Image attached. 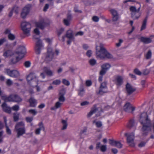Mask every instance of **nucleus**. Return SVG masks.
I'll return each instance as SVG.
<instances>
[{
  "instance_id": "nucleus-45",
  "label": "nucleus",
  "mask_w": 154,
  "mask_h": 154,
  "mask_svg": "<svg viewBox=\"0 0 154 154\" xmlns=\"http://www.w3.org/2000/svg\"><path fill=\"white\" fill-rule=\"evenodd\" d=\"M33 118L31 117H27L26 118V120L27 122H30L33 120Z\"/></svg>"
},
{
  "instance_id": "nucleus-31",
  "label": "nucleus",
  "mask_w": 154,
  "mask_h": 154,
  "mask_svg": "<svg viewBox=\"0 0 154 154\" xmlns=\"http://www.w3.org/2000/svg\"><path fill=\"white\" fill-rule=\"evenodd\" d=\"M97 111V109L95 108L92 109L90 112L88 114V117H91L94 113L96 112Z\"/></svg>"
},
{
  "instance_id": "nucleus-51",
  "label": "nucleus",
  "mask_w": 154,
  "mask_h": 154,
  "mask_svg": "<svg viewBox=\"0 0 154 154\" xmlns=\"http://www.w3.org/2000/svg\"><path fill=\"white\" fill-rule=\"evenodd\" d=\"M89 104V102L87 101H85L81 103V105L82 106H86Z\"/></svg>"
},
{
  "instance_id": "nucleus-33",
  "label": "nucleus",
  "mask_w": 154,
  "mask_h": 154,
  "mask_svg": "<svg viewBox=\"0 0 154 154\" xmlns=\"http://www.w3.org/2000/svg\"><path fill=\"white\" fill-rule=\"evenodd\" d=\"M147 21V18H146L143 23L142 26L141 28V30H142L145 29L146 27V25Z\"/></svg>"
},
{
  "instance_id": "nucleus-23",
  "label": "nucleus",
  "mask_w": 154,
  "mask_h": 154,
  "mask_svg": "<svg viewBox=\"0 0 154 154\" xmlns=\"http://www.w3.org/2000/svg\"><path fill=\"white\" fill-rule=\"evenodd\" d=\"M116 83L118 86L122 85L123 83V78L120 76H117L115 79Z\"/></svg>"
},
{
  "instance_id": "nucleus-60",
  "label": "nucleus",
  "mask_w": 154,
  "mask_h": 154,
  "mask_svg": "<svg viewBox=\"0 0 154 154\" xmlns=\"http://www.w3.org/2000/svg\"><path fill=\"white\" fill-rule=\"evenodd\" d=\"M92 20L93 21L97 22L99 21V18L97 16H94L92 18Z\"/></svg>"
},
{
  "instance_id": "nucleus-59",
  "label": "nucleus",
  "mask_w": 154,
  "mask_h": 154,
  "mask_svg": "<svg viewBox=\"0 0 154 154\" xmlns=\"http://www.w3.org/2000/svg\"><path fill=\"white\" fill-rule=\"evenodd\" d=\"M6 41L5 38H3L0 39V46L3 44V43Z\"/></svg>"
},
{
  "instance_id": "nucleus-19",
  "label": "nucleus",
  "mask_w": 154,
  "mask_h": 154,
  "mask_svg": "<svg viewBox=\"0 0 154 154\" xmlns=\"http://www.w3.org/2000/svg\"><path fill=\"white\" fill-rule=\"evenodd\" d=\"M42 70L44 72L49 76H51L53 75V72L50 69L49 67L45 66L43 68Z\"/></svg>"
},
{
  "instance_id": "nucleus-18",
  "label": "nucleus",
  "mask_w": 154,
  "mask_h": 154,
  "mask_svg": "<svg viewBox=\"0 0 154 154\" xmlns=\"http://www.w3.org/2000/svg\"><path fill=\"white\" fill-rule=\"evenodd\" d=\"M126 89L127 93L130 94L134 91L136 89L133 87L130 84L127 83L126 86Z\"/></svg>"
},
{
  "instance_id": "nucleus-47",
  "label": "nucleus",
  "mask_w": 154,
  "mask_h": 154,
  "mask_svg": "<svg viewBox=\"0 0 154 154\" xmlns=\"http://www.w3.org/2000/svg\"><path fill=\"white\" fill-rule=\"evenodd\" d=\"M30 65L31 63L29 61H26L24 63L25 66L26 68H28L30 67Z\"/></svg>"
},
{
  "instance_id": "nucleus-49",
  "label": "nucleus",
  "mask_w": 154,
  "mask_h": 154,
  "mask_svg": "<svg viewBox=\"0 0 154 154\" xmlns=\"http://www.w3.org/2000/svg\"><path fill=\"white\" fill-rule=\"evenodd\" d=\"M119 18V16L118 15L112 16V20L114 21H117Z\"/></svg>"
},
{
  "instance_id": "nucleus-27",
  "label": "nucleus",
  "mask_w": 154,
  "mask_h": 154,
  "mask_svg": "<svg viewBox=\"0 0 154 154\" xmlns=\"http://www.w3.org/2000/svg\"><path fill=\"white\" fill-rule=\"evenodd\" d=\"M93 124L95 125L98 128H100L102 126V124L100 121L94 120L93 122Z\"/></svg>"
},
{
  "instance_id": "nucleus-3",
  "label": "nucleus",
  "mask_w": 154,
  "mask_h": 154,
  "mask_svg": "<svg viewBox=\"0 0 154 154\" xmlns=\"http://www.w3.org/2000/svg\"><path fill=\"white\" fill-rule=\"evenodd\" d=\"M26 52V49L23 46H19L13 54L14 58L11 59L10 63L11 64H14L18 62L24 56V54Z\"/></svg>"
},
{
  "instance_id": "nucleus-2",
  "label": "nucleus",
  "mask_w": 154,
  "mask_h": 154,
  "mask_svg": "<svg viewBox=\"0 0 154 154\" xmlns=\"http://www.w3.org/2000/svg\"><path fill=\"white\" fill-rule=\"evenodd\" d=\"M96 49V56L97 59L103 60L113 58V56L105 49L102 44L100 43L98 45H97Z\"/></svg>"
},
{
  "instance_id": "nucleus-64",
  "label": "nucleus",
  "mask_w": 154,
  "mask_h": 154,
  "mask_svg": "<svg viewBox=\"0 0 154 154\" xmlns=\"http://www.w3.org/2000/svg\"><path fill=\"white\" fill-rule=\"evenodd\" d=\"M49 7V5L48 4H46L44 8V11H47V9Z\"/></svg>"
},
{
  "instance_id": "nucleus-1",
  "label": "nucleus",
  "mask_w": 154,
  "mask_h": 154,
  "mask_svg": "<svg viewBox=\"0 0 154 154\" xmlns=\"http://www.w3.org/2000/svg\"><path fill=\"white\" fill-rule=\"evenodd\" d=\"M139 121L143 127L142 129L143 136L146 135L151 129L154 133V119L150 124V121L146 112L142 113L140 116Z\"/></svg>"
},
{
  "instance_id": "nucleus-28",
  "label": "nucleus",
  "mask_w": 154,
  "mask_h": 154,
  "mask_svg": "<svg viewBox=\"0 0 154 154\" xmlns=\"http://www.w3.org/2000/svg\"><path fill=\"white\" fill-rule=\"evenodd\" d=\"M71 20V18L70 16H69L68 17L63 20V22L66 26H69L70 24V22Z\"/></svg>"
},
{
  "instance_id": "nucleus-16",
  "label": "nucleus",
  "mask_w": 154,
  "mask_h": 154,
  "mask_svg": "<svg viewBox=\"0 0 154 154\" xmlns=\"http://www.w3.org/2000/svg\"><path fill=\"white\" fill-rule=\"evenodd\" d=\"M54 57V53L52 51V49L51 47H48V49L47 55L46 58L45 60L49 61L52 60Z\"/></svg>"
},
{
  "instance_id": "nucleus-37",
  "label": "nucleus",
  "mask_w": 154,
  "mask_h": 154,
  "mask_svg": "<svg viewBox=\"0 0 154 154\" xmlns=\"http://www.w3.org/2000/svg\"><path fill=\"white\" fill-rule=\"evenodd\" d=\"M28 112L33 116L36 115L37 113V111L35 109H30L28 111Z\"/></svg>"
},
{
  "instance_id": "nucleus-34",
  "label": "nucleus",
  "mask_w": 154,
  "mask_h": 154,
  "mask_svg": "<svg viewBox=\"0 0 154 154\" xmlns=\"http://www.w3.org/2000/svg\"><path fill=\"white\" fill-rule=\"evenodd\" d=\"M19 115V113H15L14 114L13 118L14 121H17L18 120Z\"/></svg>"
},
{
  "instance_id": "nucleus-6",
  "label": "nucleus",
  "mask_w": 154,
  "mask_h": 154,
  "mask_svg": "<svg viewBox=\"0 0 154 154\" xmlns=\"http://www.w3.org/2000/svg\"><path fill=\"white\" fill-rule=\"evenodd\" d=\"M21 28L23 33L27 36L30 35L31 25L26 21H23L21 24Z\"/></svg>"
},
{
  "instance_id": "nucleus-4",
  "label": "nucleus",
  "mask_w": 154,
  "mask_h": 154,
  "mask_svg": "<svg viewBox=\"0 0 154 154\" xmlns=\"http://www.w3.org/2000/svg\"><path fill=\"white\" fill-rule=\"evenodd\" d=\"M48 24L44 20L39 22H37L35 23L36 28L34 29L33 33L34 35L33 38L35 39H38L40 37V32L38 28L43 29L45 26H47Z\"/></svg>"
},
{
  "instance_id": "nucleus-58",
  "label": "nucleus",
  "mask_w": 154,
  "mask_h": 154,
  "mask_svg": "<svg viewBox=\"0 0 154 154\" xmlns=\"http://www.w3.org/2000/svg\"><path fill=\"white\" fill-rule=\"evenodd\" d=\"M84 93V90L83 89L80 90L79 91V94L80 96H82Z\"/></svg>"
},
{
  "instance_id": "nucleus-26",
  "label": "nucleus",
  "mask_w": 154,
  "mask_h": 154,
  "mask_svg": "<svg viewBox=\"0 0 154 154\" xmlns=\"http://www.w3.org/2000/svg\"><path fill=\"white\" fill-rule=\"evenodd\" d=\"M62 104V103H60L59 101L55 103V106L51 107V110H56L60 107Z\"/></svg>"
},
{
  "instance_id": "nucleus-15",
  "label": "nucleus",
  "mask_w": 154,
  "mask_h": 154,
  "mask_svg": "<svg viewBox=\"0 0 154 154\" xmlns=\"http://www.w3.org/2000/svg\"><path fill=\"white\" fill-rule=\"evenodd\" d=\"M43 45L40 40H38L36 43L35 50L36 54H39L43 48Z\"/></svg>"
},
{
  "instance_id": "nucleus-46",
  "label": "nucleus",
  "mask_w": 154,
  "mask_h": 154,
  "mask_svg": "<svg viewBox=\"0 0 154 154\" xmlns=\"http://www.w3.org/2000/svg\"><path fill=\"white\" fill-rule=\"evenodd\" d=\"M62 82L63 84L66 85H70L69 82L66 79H63L62 80Z\"/></svg>"
},
{
  "instance_id": "nucleus-8",
  "label": "nucleus",
  "mask_w": 154,
  "mask_h": 154,
  "mask_svg": "<svg viewBox=\"0 0 154 154\" xmlns=\"http://www.w3.org/2000/svg\"><path fill=\"white\" fill-rule=\"evenodd\" d=\"M140 9V7L137 9L134 6H131L130 8V10L131 12L132 17L134 19H137L140 16L141 13L139 12Z\"/></svg>"
},
{
  "instance_id": "nucleus-42",
  "label": "nucleus",
  "mask_w": 154,
  "mask_h": 154,
  "mask_svg": "<svg viewBox=\"0 0 154 154\" xmlns=\"http://www.w3.org/2000/svg\"><path fill=\"white\" fill-rule=\"evenodd\" d=\"M152 55V53L150 51H149L146 54V58L147 59H149L151 58Z\"/></svg>"
},
{
  "instance_id": "nucleus-7",
  "label": "nucleus",
  "mask_w": 154,
  "mask_h": 154,
  "mask_svg": "<svg viewBox=\"0 0 154 154\" xmlns=\"http://www.w3.org/2000/svg\"><path fill=\"white\" fill-rule=\"evenodd\" d=\"M2 99L5 102L12 101L17 102H21L22 100L18 96L16 95H11L8 97L5 95L2 96Z\"/></svg>"
},
{
  "instance_id": "nucleus-53",
  "label": "nucleus",
  "mask_w": 154,
  "mask_h": 154,
  "mask_svg": "<svg viewBox=\"0 0 154 154\" xmlns=\"http://www.w3.org/2000/svg\"><path fill=\"white\" fill-rule=\"evenodd\" d=\"M92 52L91 50H88L87 51V52H86V54L87 56H88L89 57H90L91 56L92 54Z\"/></svg>"
},
{
  "instance_id": "nucleus-35",
  "label": "nucleus",
  "mask_w": 154,
  "mask_h": 154,
  "mask_svg": "<svg viewBox=\"0 0 154 154\" xmlns=\"http://www.w3.org/2000/svg\"><path fill=\"white\" fill-rule=\"evenodd\" d=\"M134 120L133 119H131L129 121L127 126L128 127L130 128L134 126Z\"/></svg>"
},
{
  "instance_id": "nucleus-13",
  "label": "nucleus",
  "mask_w": 154,
  "mask_h": 154,
  "mask_svg": "<svg viewBox=\"0 0 154 154\" xmlns=\"http://www.w3.org/2000/svg\"><path fill=\"white\" fill-rule=\"evenodd\" d=\"M111 67V65L108 63H105L102 65L101 66V69L100 72V75H104Z\"/></svg>"
},
{
  "instance_id": "nucleus-54",
  "label": "nucleus",
  "mask_w": 154,
  "mask_h": 154,
  "mask_svg": "<svg viewBox=\"0 0 154 154\" xmlns=\"http://www.w3.org/2000/svg\"><path fill=\"white\" fill-rule=\"evenodd\" d=\"M134 72L136 74L140 75L141 74V72L137 69H135L134 71Z\"/></svg>"
},
{
  "instance_id": "nucleus-48",
  "label": "nucleus",
  "mask_w": 154,
  "mask_h": 154,
  "mask_svg": "<svg viewBox=\"0 0 154 154\" xmlns=\"http://www.w3.org/2000/svg\"><path fill=\"white\" fill-rule=\"evenodd\" d=\"M101 150L102 152H105L106 149V145H102L100 147Z\"/></svg>"
},
{
  "instance_id": "nucleus-62",
  "label": "nucleus",
  "mask_w": 154,
  "mask_h": 154,
  "mask_svg": "<svg viewBox=\"0 0 154 154\" xmlns=\"http://www.w3.org/2000/svg\"><path fill=\"white\" fill-rule=\"evenodd\" d=\"M6 83L7 85H11L12 84L13 82L11 80L9 79L7 80Z\"/></svg>"
},
{
  "instance_id": "nucleus-52",
  "label": "nucleus",
  "mask_w": 154,
  "mask_h": 154,
  "mask_svg": "<svg viewBox=\"0 0 154 154\" xmlns=\"http://www.w3.org/2000/svg\"><path fill=\"white\" fill-rule=\"evenodd\" d=\"M116 140H110L109 143L110 145L115 146V144L116 143Z\"/></svg>"
},
{
  "instance_id": "nucleus-24",
  "label": "nucleus",
  "mask_w": 154,
  "mask_h": 154,
  "mask_svg": "<svg viewBox=\"0 0 154 154\" xmlns=\"http://www.w3.org/2000/svg\"><path fill=\"white\" fill-rule=\"evenodd\" d=\"M13 54L12 51L10 50H7L5 51L3 53V56L5 58H7L13 56Z\"/></svg>"
},
{
  "instance_id": "nucleus-21",
  "label": "nucleus",
  "mask_w": 154,
  "mask_h": 154,
  "mask_svg": "<svg viewBox=\"0 0 154 154\" xmlns=\"http://www.w3.org/2000/svg\"><path fill=\"white\" fill-rule=\"evenodd\" d=\"M38 125L39 128L36 129L35 131V133L36 134H39L40 133V131L41 130L44 131L45 128L43 126V124L42 122H40L39 123Z\"/></svg>"
},
{
  "instance_id": "nucleus-50",
  "label": "nucleus",
  "mask_w": 154,
  "mask_h": 154,
  "mask_svg": "<svg viewBox=\"0 0 154 154\" xmlns=\"http://www.w3.org/2000/svg\"><path fill=\"white\" fill-rule=\"evenodd\" d=\"M64 29L63 28H61L57 30V33L58 35L60 36L61 34V33L64 31Z\"/></svg>"
},
{
  "instance_id": "nucleus-38",
  "label": "nucleus",
  "mask_w": 154,
  "mask_h": 154,
  "mask_svg": "<svg viewBox=\"0 0 154 154\" xmlns=\"http://www.w3.org/2000/svg\"><path fill=\"white\" fill-rule=\"evenodd\" d=\"M8 38L10 40H13L15 39V37L14 35L10 33L8 35Z\"/></svg>"
},
{
  "instance_id": "nucleus-44",
  "label": "nucleus",
  "mask_w": 154,
  "mask_h": 154,
  "mask_svg": "<svg viewBox=\"0 0 154 154\" xmlns=\"http://www.w3.org/2000/svg\"><path fill=\"white\" fill-rule=\"evenodd\" d=\"M61 81L60 80H56L53 81V84L56 85H58L60 84Z\"/></svg>"
},
{
  "instance_id": "nucleus-12",
  "label": "nucleus",
  "mask_w": 154,
  "mask_h": 154,
  "mask_svg": "<svg viewBox=\"0 0 154 154\" xmlns=\"http://www.w3.org/2000/svg\"><path fill=\"white\" fill-rule=\"evenodd\" d=\"M107 88L106 82H103L101 84L98 91H97V94L102 95L107 92Z\"/></svg>"
},
{
  "instance_id": "nucleus-9",
  "label": "nucleus",
  "mask_w": 154,
  "mask_h": 154,
  "mask_svg": "<svg viewBox=\"0 0 154 154\" xmlns=\"http://www.w3.org/2000/svg\"><path fill=\"white\" fill-rule=\"evenodd\" d=\"M125 136L127 137V142L128 144L131 146H134L135 144L134 143V134L133 133H126Z\"/></svg>"
},
{
  "instance_id": "nucleus-10",
  "label": "nucleus",
  "mask_w": 154,
  "mask_h": 154,
  "mask_svg": "<svg viewBox=\"0 0 154 154\" xmlns=\"http://www.w3.org/2000/svg\"><path fill=\"white\" fill-rule=\"evenodd\" d=\"M31 7L30 5H27L23 8L20 14L21 17L25 18L26 17L29 12Z\"/></svg>"
},
{
  "instance_id": "nucleus-5",
  "label": "nucleus",
  "mask_w": 154,
  "mask_h": 154,
  "mask_svg": "<svg viewBox=\"0 0 154 154\" xmlns=\"http://www.w3.org/2000/svg\"><path fill=\"white\" fill-rule=\"evenodd\" d=\"M15 129L17 133V137L18 138L25 134L26 130L24 122H21L17 123L15 125Z\"/></svg>"
},
{
  "instance_id": "nucleus-61",
  "label": "nucleus",
  "mask_w": 154,
  "mask_h": 154,
  "mask_svg": "<svg viewBox=\"0 0 154 154\" xmlns=\"http://www.w3.org/2000/svg\"><path fill=\"white\" fill-rule=\"evenodd\" d=\"M146 143L143 142H141L138 145V146L140 147H142L145 146Z\"/></svg>"
},
{
  "instance_id": "nucleus-11",
  "label": "nucleus",
  "mask_w": 154,
  "mask_h": 154,
  "mask_svg": "<svg viewBox=\"0 0 154 154\" xmlns=\"http://www.w3.org/2000/svg\"><path fill=\"white\" fill-rule=\"evenodd\" d=\"M5 72L10 76L12 77H17L20 75L18 71L16 70H11L9 69H5Z\"/></svg>"
},
{
  "instance_id": "nucleus-20",
  "label": "nucleus",
  "mask_w": 154,
  "mask_h": 154,
  "mask_svg": "<svg viewBox=\"0 0 154 154\" xmlns=\"http://www.w3.org/2000/svg\"><path fill=\"white\" fill-rule=\"evenodd\" d=\"M30 106L32 107H35L37 104V100L34 98L31 97L29 100Z\"/></svg>"
},
{
  "instance_id": "nucleus-57",
  "label": "nucleus",
  "mask_w": 154,
  "mask_h": 154,
  "mask_svg": "<svg viewBox=\"0 0 154 154\" xmlns=\"http://www.w3.org/2000/svg\"><path fill=\"white\" fill-rule=\"evenodd\" d=\"M92 82L90 80H87L86 82V85L87 86H90L92 85Z\"/></svg>"
},
{
  "instance_id": "nucleus-14",
  "label": "nucleus",
  "mask_w": 154,
  "mask_h": 154,
  "mask_svg": "<svg viewBox=\"0 0 154 154\" xmlns=\"http://www.w3.org/2000/svg\"><path fill=\"white\" fill-rule=\"evenodd\" d=\"M135 108L129 103H127L124 106V109L128 113H132L135 110Z\"/></svg>"
},
{
  "instance_id": "nucleus-25",
  "label": "nucleus",
  "mask_w": 154,
  "mask_h": 154,
  "mask_svg": "<svg viewBox=\"0 0 154 154\" xmlns=\"http://www.w3.org/2000/svg\"><path fill=\"white\" fill-rule=\"evenodd\" d=\"M140 39L142 42L146 44L149 43L151 42V39L149 38L142 37L140 38Z\"/></svg>"
},
{
  "instance_id": "nucleus-22",
  "label": "nucleus",
  "mask_w": 154,
  "mask_h": 154,
  "mask_svg": "<svg viewBox=\"0 0 154 154\" xmlns=\"http://www.w3.org/2000/svg\"><path fill=\"white\" fill-rule=\"evenodd\" d=\"M2 107L3 110L6 112L8 113H10L11 112V108L8 106L5 103H4L2 105Z\"/></svg>"
},
{
  "instance_id": "nucleus-32",
  "label": "nucleus",
  "mask_w": 154,
  "mask_h": 154,
  "mask_svg": "<svg viewBox=\"0 0 154 154\" xmlns=\"http://www.w3.org/2000/svg\"><path fill=\"white\" fill-rule=\"evenodd\" d=\"M62 130H64L67 128V124L66 121L64 120H63L62 121Z\"/></svg>"
},
{
  "instance_id": "nucleus-40",
  "label": "nucleus",
  "mask_w": 154,
  "mask_h": 154,
  "mask_svg": "<svg viewBox=\"0 0 154 154\" xmlns=\"http://www.w3.org/2000/svg\"><path fill=\"white\" fill-rule=\"evenodd\" d=\"M11 108V109L14 111H17L19 109V107L18 105H16L13 106Z\"/></svg>"
},
{
  "instance_id": "nucleus-55",
  "label": "nucleus",
  "mask_w": 154,
  "mask_h": 154,
  "mask_svg": "<svg viewBox=\"0 0 154 154\" xmlns=\"http://www.w3.org/2000/svg\"><path fill=\"white\" fill-rule=\"evenodd\" d=\"M123 42V40L122 39H120L119 40V42L118 43L116 44V45L117 47H119L121 45V44Z\"/></svg>"
},
{
  "instance_id": "nucleus-41",
  "label": "nucleus",
  "mask_w": 154,
  "mask_h": 154,
  "mask_svg": "<svg viewBox=\"0 0 154 154\" xmlns=\"http://www.w3.org/2000/svg\"><path fill=\"white\" fill-rule=\"evenodd\" d=\"M115 146L118 148H121L122 146V145L119 142L116 141Z\"/></svg>"
},
{
  "instance_id": "nucleus-17",
  "label": "nucleus",
  "mask_w": 154,
  "mask_h": 154,
  "mask_svg": "<svg viewBox=\"0 0 154 154\" xmlns=\"http://www.w3.org/2000/svg\"><path fill=\"white\" fill-rule=\"evenodd\" d=\"M26 79L28 82L32 81V82H37V79L36 77L35 74L30 73L27 77Z\"/></svg>"
},
{
  "instance_id": "nucleus-29",
  "label": "nucleus",
  "mask_w": 154,
  "mask_h": 154,
  "mask_svg": "<svg viewBox=\"0 0 154 154\" xmlns=\"http://www.w3.org/2000/svg\"><path fill=\"white\" fill-rule=\"evenodd\" d=\"M66 36L69 38H72L73 37V35L72 34V31L71 30H68L67 32Z\"/></svg>"
},
{
  "instance_id": "nucleus-56",
  "label": "nucleus",
  "mask_w": 154,
  "mask_h": 154,
  "mask_svg": "<svg viewBox=\"0 0 154 154\" xmlns=\"http://www.w3.org/2000/svg\"><path fill=\"white\" fill-rule=\"evenodd\" d=\"M5 127H6V132L7 133L9 134H11V130L9 128L8 126L7 125H6V126H5Z\"/></svg>"
},
{
  "instance_id": "nucleus-39",
  "label": "nucleus",
  "mask_w": 154,
  "mask_h": 154,
  "mask_svg": "<svg viewBox=\"0 0 154 154\" xmlns=\"http://www.w3.org/2000/svg\"><path fill=\"white\" fill-rule=\"evenodd\" d=\"M110 11L112 16L118 15L117 11L114 9H111L110 10Z\"/></svg>"
},
{
  "instance_id": "nucleus-36",
  "label": "nucleus",
  "mask_w": 154,
  "mask_h": 154,
  "mask_svg": "<svg viewBox=\"0 0 154 154\" xmlns=\"http://www.w3.org/2000/svg\"><path fill=\"white\" fill-rule=\"evenodd\" d=\"M13 12H14L16 14H17L19 12V8L17 6H14L12 9Z\"/></svg>"
},
{
  "instance_id": "nucleus-30",
  "label": "nucleus",
  "mask_w": 154,
  "mask_h": 154,
  "mask_svg": "<svg viewBox=\"0 0 154 154\" xmlns=\"http://www.w3.org/2000/svg\"><path fill=\"white\" fill-rule=\"evenodd\" d=\"M64 91L63 90H61L60 92V97H59V100L60 101L64 102L65 101V99L64 97V94H62V92H63Z\"/></svg>"
},
{
  "instance_id": "nucleus-63",
  "label": "nucleus",
  "mask_w": 154,
  "mask_h": 154,
  "mask_svg": "<svg viewBox=\"0 0 154 154\" xmlns=\"http://www.w3.org/2000/svg\"><path fill=\"white\" fill-rule=\"evenodd\" d=\"M84 32H83L82 31H79L78 32H77L76 34H75L76 36L77 35H83Z\"/></svg>"
},
{
  "instance_id": "nucleus-43",
  "label": "nucleus",
  "mask_w": 154,
  "mask_h": 154,
  "mask_svg": "<svg viewBox=\"0 0 154 154\" xmlns=\"http://www.w3.org/2000/svg\"><path fill=\"white\" fill-rule=\"evenodd\" d=\"M89 63L91 65H94L96 63V60L94 59H91L89 60Z\"/></svg>"
}]
</instances>
